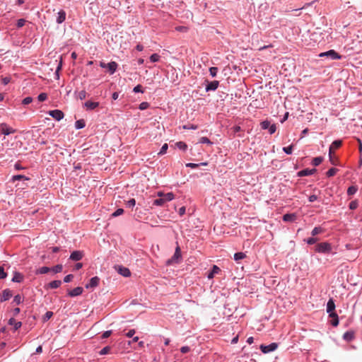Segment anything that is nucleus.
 I'll list each match as a JSON object with an SVG mask.
<instances>
[{
    "label": "nucleus",
    "mask_w": 362,
    "mask_h": 362,
    "mask_svg": "<svg viewBox=\"0 0 362 362\" xmlns=\"http://www.w3.org/2000/svg\"><path fill=\"white\" fill-rule=\"evenodd\" d=\"M158 196L160 197V198L155 199L153 203L155 206H163L165 202L173 200L175 197L172 192L167 194L158 192Z\"/></svg>",
    "instance_id": "1"
},
{
    "label": "nucleus",
    "mask_w": 362,
    "mask_h": 362,
    "mask_svg": "<svg viewBox=\"0 0 362 362\" xmlns=\"http://www.w3.org/2000/svg\"><path fill=\"white\" fill-rule=\"evenodd\" d=\"M315 250L320 253H329L332 251V245L326 242L320 243L315 246Z\"/></svg>",
    "instance_id": "2"
},
{
    "label": "nucleus",
    "mask_w": 362,
    "mask_h": 362,
    "mask_svg": "<svg viewBox=\"0 0 362 362\" xmlns=\"http://www.w3.org/2000/svg\"><path fill=\"white\" fill-rule=\"evenodd\" d=\"M319 57H327L332 59H339L341 57L337 52H336L333 49L329 50L325 52H322L319 54Z\"/></svg>",
    "instance_id": "3"
},
{
    "label": "nucleus",
    "mask_w": 362,
    "mask_h": 362,
    "mask_svg": "<svg viewBox=\"0 0 362 362\" xmlns=\"http://www.w3.org/2000/svg\"><path fill=\"white\" fill-rule=\"evenodd\" d=\"M277 347H278V344L276 343H272L269 345H263V344L261 345L260 349L263 353L267 354V353L274 351V350H276L277 349Z\"/></svg>",
    "instance_id": "4"
},
{
    "label": "nucleus",
    "mask_w": 362,
    "mask_h": 362,
    "mask_svg": "<svg viewBox=\"0 0 362 362\" xmlns=\"http://www.w3.org/2000/svg\"><path fill=\"white\" fill-rule=\"evenodd\" d=\"M0 127L1 134L4 135H9L11 134L16 132V129L9 127L6 123H1L0 124Z\"/></svg>",
    "instance_id": "5"
},
{
    "label": "nucleus",
    "mask_w": 362,
    "mask_h": 362,
    "mask_svg": "<svg viewBox=\"0 0 362 362\" xmlns=\"http://www.w3.org/2000/svg\"><path fill=\"white\" fill-rule=\"evenodd\" d=\"M49 115L57 121L61 120L64 116L63 112L59 110H50Z\"/></svg>",
    "instance_id": "6"
},
{
    "label": "nucleus",
    "mask_w": 362,
    "mask_h": 362,
    "mask_svg": "<svg viewBox=\"0 0 362 362\" xmlns=\"http://www.w3.org/2000/svg\"><path fill=\"white\" fill-rule=\"evenodd\" d=\"M99 282H100L99 277L94 276V277L91 278L89 283L86 285V288L88 289V288H94L98 286Z\"/></svg>",
    "instance_id": "7"
},
{
    "label": "nucleus",
    "mask_w": 362,
    "mask_h": 362,
    "mask_svg": "<svg viewBox=\"0 0 362 362\" xmlns=\"http://www.w3.org/2000/svg\"><path fill=\"white\" fill-rule=\"evenodd\" d=\"M83 252L82 251L76 250L71 254L70 259L73 261H79L83 258Z\"/></svg>",
    "instance_id": "8"
},
{
    "label": "nucleus",
    "mask_w": 362,
    "mask_h": 362,
    "mask_svg": "<svg viewBox=\"0 0 362 362\" xmlns=\"http://www.w3.org/2000/svg\"><path fill=\"white\" fill-rule=\"evenodd\" d=\"M317 170L315 168L313 169H304L298 173V175L299 177L308 176L314 174Z\"/></svg>",
    "instance_id": "9"
},
{
    "label": "nucleus",
    "mask_w": 362,
    "mask_h": 362,
    "mask_svg": "<svg viewBox=\"0 0 362 362\" xmlns=\"http://www.w3.org/2000/svg\"><path fill=\"white\" fill-rule=\"evenodd\" d=\"M83 288L78 286L69 291L68 294L71 297H75L81 295L83 293Z\"/></svg>",
    "instance_id": "10"
},
{
    "label": "nucleus",
    "mask_w": 362,
    "mask_h": 362,
    "mask_svg": "<svg viewBox=\"0 0 362 362\" xmlns=\"http://www.w3.org/2000/svg\"><path fill=\"white\" fill-rule=\"evenodd\" d=\"M342 144L341 140H336L329 146V153H334V150L338 149Z\"/></svg>",
    "instance_id": "11"
},
{
    "label": "nucleus",
    "mask_w": 362,
    "mask_h": 362,
    "mask_svg": "<svg viewBox=\"0 0 362 362\" xmlns=\"http://www.w3.org/2000/svg\"><path fill=\"white\" fill-rule=\"evenodd\" d=\"M219 82L218 81H213L209 82L206 86V91L215 90L218 87Z\"/></svg>",
    "instance_id": "12"
},
{
    "label": "nucleus",
    "mask_w": 362,
    "mask_h": 362,
    "mask_svg": "<svg viewBox=\"0 0 362 362\" xmlns=\"http://www.w3.org/2000/svg\"><path fill=\"white\" fill-rule=\"evenodd\" d=\"M12 296V293L9 289H5L3 291L1 296V301L8 300Z\"/></svg>",
    "instance_id": "13"
},
{
    "label": "nucleus",
    "mask_w": 362,
    "mask_h": 362,
    "mask_svg": "<svg viewBox=\"0 0 362 362\" xmlns=\"http://www.w3.org/2000/svg\"><path fill=\"white\" fill-rule=\"evenodd\" d=\"M117 272L119 274H120L121 275H122L123 276H125V277H128L131 275V272H130L129 269L127 267L119 266V267H118Z\"/></svg>",
    "instance_id": "14"
},
{
    "label": "nucleus",
    "mask_w": 362,
    "mask_h": 362,
    "mask_svg": "<svg viewBox=\"0 0 362 362\" xmlns=\"http://www.w3.org/2000/svg\"><path fill=\"white\" fill-rule=\"evenodd\" d=\"M84 106L86 107L87 110H91L98 107L99 106V103L88 100L84 103Z\"/></svg>",
    "instance_id": "15"
},
{
    "label": "nucleus",
    "mask_w": 362,
    "mask_h": 362,
    "mask_svg": "<svg viewBox=\"0 0 362 362\" xmlns=\"http://www.w3.org/2000/svg\"><path fill=\"white\" fill-rule=\"evenodd\" d=\"M106 68L108 69L110 74H113L117 68V64L115 62H111L107 64Z\"/></svg>",
    "instance_id": "16"
},
{
    "label": "nucleus",
    "mask_w": 362,
    "mask_h": 362,
    "mask_svg": "<svg viewBox=\"0 0 362 362\" xmlns=\"http://www.w3.org/2000/svg\"><path fill=\"white\" fill-rule=\"evenodd\" d=\"M334 310H335V304H334L333 299L331 298L328 300L327 304V313L334 312Z\"/></svg>",
    "instance_id": "17"
},
{
    "label": "nucleus",
    "mask_w": 362,
    "mask_h": 362,
    "mask_svg": "<svg viewBox=\"0 0 362 362\" xmlns=\"http://www.w3.org/2000/svg\"><path fill=\"white\" fill-rule=\"evenodd\" d=\"M343 338L346 341H350L354 338V332L353 331H348L344 334Z\"/></svg>",
    "instance_id": "18"
},
{
    "label": "nucleus",
    "mask_w": 362,
    "mask_h": 362,
    "mask_svg": "<svg viewBox=\"0 0 362 362\" xmlns=\"http://www.w3.org/2000/svg\"><path fill=\"white\" fill-rule=\"evenodd\" d=\"M65 18H66V13H65L64 11L61 10L58 13V17L57 18V22L58 23H63L65 21Z\"/></svg>",
    "instance_id": "19"
},
{
    "label": "nucleus",
    "mask_w": 362,
    "mask_h": 362,
    "mask_svg": "<svg viewBox=\"0 0 362 362\" xmlns=\"http://www.w3.org/2000/svg\"><path fill=\"white\" fill-rule=\"evenodd\" d=\"M8 324L11 325H14L15 330L18 329L22 325V323L21 322H16L14 318H11L8 320Z\"/></svg>",
    "instance_id": "20"
},
{
    "label": "nucleus",
    "mask_w": 362,
    "mask_h": 362,
    "mask_svg": "<svg viewBox=\"0 0 362 362\" xmlns=\"http://www.w3.org/2000/svg\"><path fill=\"white\" fill-rule=\"evenodd\" d=\"M23 276L19 272H15L13 277L12 279V281L20 283L23 281Z\"/></svg>",
    "instance_id": "21"
},
{
    "label": "nucleus",
    "mask_w": 362,
    "mask_h": 362,
    "mask_svg": "<svg viewBox=\"0 0 362 362\" xmlns=\"http://www.w3.org/2000/svg\"><path fill=\"white\" fill-rule=\"evenodd\" d=\"M221 271L220 268L216 265H214L211 272L208 274L209 279L214 278L216 274H218Z\"/></svg>",
    "instance_id": "22"
},
{
    "label": "nucleus",
    "mask_w": 362,
    "mask_h": 362,
    "mask_svg": "<svg viewBox=\"0 0 362 362\" xmlns=\"http://www.w3.org/2000/svg\"><path fill=\"white\" fill-rule=\"evenodd\" d=\"M295 219L296 215L294 214H286L283 216V220L286 222L293 221Z\"/></svg>",
    "instance_id": "23"
},
{
    "label": "nucleus",
    "mask_w": 362,
    "mask_h": 362,
    "mask_svg": "<svg viewBox=\"0 0 362 362\" xmlns=\"http://www.w3.org/2000/svg\"><path fill=\"white\" fill-rule=\"evenodd\" d=\"M245 257H246V255H245V253L242 252H237V253H235V254L234 255V259H235V261H236V262H239L240 260L243 259H244V258H245Z\"/></svg>",
    "instance_id": "24"
},
{
    "label": "nucleus",
    "mask_w": 362,
    "mask_h": 362,
    "mask_svg": "<svg viewBox=\"0 0 362 362\" xmlns=\"http://www.w3.org/2000/svg\"><path fill=\"white\" fill-rule=\"evenodd\" d=\"M62 284V281L60 280L52 281L49 284V286L51 288H57L59 287Z\"/></svg>",
    "instance_id": "25"
},
{
    "label": "nucleus",
    "mask_w": 362,
    "mask_h": 362,
    "mask_svg": "<svg viewBox=\"0 0 362 362\" xmlns=\"http://www.w3.org/2000/svg\"><path fill=\"white\" fill-rule=\"evenodd\" d=\"M51 271V268L47 267H42L37 269V274H44Z\"/></svg>",
    "instance_id": "26"
},
{
    "label": "nucleus",
    "mask_w": 362,
    "mask_h": 362,
    "mask_svg": "<svg viewBox=\"0 0 362 362\" xmlns=\"http://www.w3.org/2000/svg\"><path fill=\"white\" fill-rule=\"evenodd\" d=\"M322 160H323L322 157H320V156L315 157L313 158L312 163L313 165L317 166L322 162Z\"/></svg>",
    "instance_id": "27"
},
{
    "label": "nucleus",
    "mask_w": 362,
    "mask_h": 362,
    "mask_svg": "<svg viewBox=\"0 0 362 362\" xmlns=\"http://www.w3.org/2000/svg\"><path fill=\"white\" fill-rule=\"evenodd\" d=\"M329 160L332 163V165H337L338 164V158L334 156V153H329Z\"/></svg>",
    "instance_id": "28"
},
{
    "label": "nucleus",
    "mask_w": 362,
    "mask_h": 362,
    "mask_svg": "<svg viewBox=\"0 0 362 362\" xmlns=\"http://www.w3.org/2000/svg\"><path fill=\"white\" fill-rule=\"evenodd\" d=\"M358 190V188L356 186H351L347 189V194L349 195H353Z\"/></svg>",
    "instance_id": "29"
},
{
    "label": "nucleus",
    "mask_w": 362,
    "mask_h": 362,
    "mask_svg": "<svg viewBox=\"0 0 362 362\" xmlns=\"http://www.w3.org/2000/svg\"><path fill=\"white\" fill-rule=\"evenodd\" d=\"M75 127L76 129H82L85 127V122L83 119H79L76 122Z\"/></svg>",
    "instance_id": "30"
},
{
    "label": "nucleus",
    "mask_w": 362,
    "mask_h": 362,
    "mask_svg": "<svg viewBox=\"0 0 362 362\" xmlns=\"http://www.w3.org/2000/svg\"><path fill=\"white\" fill-rule=\"evenodd\" d=\"M323 232V229L321 227H315L311 232L312 235L315 236Z\"/></svg>",
    "instance_id": "31"
},
{
    "label": "nucleus",
    "mask_w": 362,
    "mask_h": 362,
    "mask_svg": "<svg viewBox=\"0 0 362 362\" xmlns=\"http://www.w3.org/2000/svg\"><path fill=\"white\" fill-rule=\"evenodd\" d=\"M338 171V169L335 168H330L327 172V175L328 177H332L334 176L337 172Z\"/></svg>",
    "instance_id": "32"
},
{
    "label": "nucleus",
    "mask_w": 362,
    "mask_h": 362,
    "mask_svg": "<svg viewBox=\"0 0 362 362\" xmlns=\"http://www.w3.org/2000/svg\"><path fill=\"white\" fill-rule=\"evenodd\" d=\"M176 146H177V148L183 151H185L187 148V144L182 141L177 142Z\"/></svg>",
    "instance_id": "33"
},
{
    "label": "nucleus",
    "mask_w": 362,
    "mask_h": 362,
    "mask_svg": "<svg viewBox=\"0 0 362 362\" xmlns=\"http://www.w3.org/2000/svg\"><path fill=\"white\" fill-rule=\"evenodd\" d=\"M262 129H267L271 126L270 122L268 120H265L261 122L260 124Z\"/></svg>",
    "instance_id": "34"
},
{
    "label": "nucleus",
    "mask_w": 362,
    "mask_h": 362,
    "mask_svg": "<svg viewBox=\"0 0 362 362\" xmlns=\"http://www.w3.org/2000/svg\"><path fill=\"white\" fill-rule=\"evenodd\" d=\"M62 264H57L53 268H51V270L53 271L54 273H59L62 271Z\"/></svg>",
    "instance_id": "35"
},
{
    "label": "nucleus",
    "mask_w": 362,
    "mask_h": 362,
    "mask_svg": "<svg viewBox=\"0 0 362 362\" xmlns=\"http://www.w3.org/2000/svg\"><path fill=\"white\" fill-rule=\"evenodd\" d=\"M77 98L80 100H83L86 98V92L83 90L78 93Z\"/></svg>",
    "instance_id": "36"
},
{
    "label": "nucleus",
    "mask_w": 362,
    "mask_h": 362,
    "mask_svg": "<svg viewBox=\"0 0 362 362\" xmlns=\"http://www.w3.org/2000/svg\"><path fill=\"white\" fill-rule=\"evenodd\" d=\"M168 146L167 144H164L163 145V146L161 147L159 153H158V155H163L166 153L167 150H168Z\"/></svg>",
    "instance_id": "37"
},
{
    "label": "nucleus",
    "mask_w": 362,
    "mask_h": 362,
    "mask_svg": "<svg viewBox=\"0 0 362 362\" xmlns=\"http://www.w3.org/2000/svg\"><path fill=\"white\" fill-rule=\"evenodd\" d=\"M37 98L39 101L43 102L47 100V95L45 93H42L38 95Z\"/></svg>",
    "instance_id": "38"
},
{
    "label": "nucleus",
    "mask_w": 362,
    "mask_h": 362,
    "mask_svg": "<svg viewBox=\"0 0 362 362\" xmlns=\"http://www.w3.org/2000/svg\"><path fill=\"white\" fill-rule=\"evenodd\" d=\"M180 256H181L180 249V247L177 246L175 249V252L173 257V259H177V258L180 257Z\"/></svg>",
    "instance_id": "39"
},
{
    "label": "nucleus",
    "mask_w": 362,
    "mask_h": 362,
    "mask_svg": "<svg viewBox=\"0 0 362 362\" xmlns=\"http://www.w3.org/2000/svg\"><path fill=\"white\" fill-rule=\"evenodd\" d=\"M136 204V200L134 199H129L127 203H126V206L127 207H134Z\"/></svg>",
    "instance_id": "40"
},
{
    "label": "nucleus",
    "mask_w": 362,
    "mask_h": 362,
    "mask_svg": "<svg viewBox=\"0 0 362 362\" xmlns=\"http://www.w3.org/2000/svg\"><path fill=\"white\" fill-rule=\"evenodd\" d=\"M209 72L211 76L215 77L218 72V68L217 67H211L209 69Z\"/></svg>",
    "instance_id": "41"
},
{
    "label": "nucleus",
    "mask_w": 362,
    "mask_h": 362,
    "mask_svg": "<svg viewBox=\"0 0 362 362\" xmlns=\"http://www.w3.org/2000/svg\"><path fill=\"white\" fill-rule=\"evenodd\" d=\"M12 180L13 181H16V180H28V178H26L24 175H17L13 176Z\"/></svg>",
    "instance_id": "42"
},
{
    "label": "nucleus",
    "mask_w": 362,
    "mask_h": 362,
    "mask_svg": "<svg viewBox=\"0 0 362 362\" xmlns=\"http://www.w3.org/2000/svg\"><path fill=\"white\" fill-rule=\"evenodd\" d=\"M159 59H160V56L158 54H153L150 57V59L152 62H156L159 60Z\"/></svg>",
    "instance_id": "43"
},
{
    "label": "nucleus",
    "mask_w": 362,
    "mask_h": 362,
    "mask_svg": "<svg viewBox=\"0 0 362 362\" xmlns=\"http://www.w3.org/2000/svg\"><path fill=\"white\" fill-rule=\"evenodd\" d=\"M283 151L287 153V154H291L292 153V151H293V146L291 145L289 146H287V147H284L283 148Z\"/></svg>",
    "instance_id": "44"
},
{
    "label": "nucleus",
    "mask_w": 362,
    "mask_h": 362,
    "mask_svg": "<svg viewBox=\"0 0 362 362\" xmlns=\"http://www.w3.org/2000/svg\"><path fill=\"white\" fill-rule=\"evenodd\" d=\"M110 346H105L104 347L103 349H101V351H100V355H105V354H107L110 352Z\"/></svg>",
    "instance_id": "45"
},
{
    "label": "nucleus",
    "mask_w": 362,
    "mask_h": 362,
    "mask_svg": "<svg viewBox=\"0 0 362 362\" xmlns=\"http://www.w3.org/2000/svg\"><path fill=\"white\" fill-rule=\"evenodd\" d=\"M22 302V298L20 295H16L13 298V303L19 305Z\"/></svg>",
    "instance_id": "46"
},
{
    "label": "nucleus",
    "mask_w": 362,
    "mask_h": 362,
    "mask_svg": "<svg viewBox=\"0 0 362 362\" xmlns=\"http://www.w3.org/2000/svg\"><path fill=\"white\" fill-rule=\"evenodd\" d=\"M357 207H358V202L356 200L355 201H352L349 204V209H351V210L356 209Z\"/></svg>",
    "instance_id": "47"
},
{
    "label": "nucleus",
    "mask_w": 362,
    "mask_h": 362,
    "mask_svg": "<svg viewBox=\"0 0 362 362\" xmlns=\"http://www.w3.org/2000/svg\"><path fill=\"white\" fill-rule=\"evenodd\" d=\"M199 143L208 144H212L207 137H202V138H200Z\"/></svg>",
    "instance_id": "48"
},
{
    "label": "nucleus",
    "mask_w": 362,
    "mask_h": 362,
    "mask_svg": "<svg viewBox=\"0 0 362 362\" xmlns=\"http://www.w3.org/2000/svg\"><path fill=\"white\" fill-rule=\"evenodd\" d=\"M7 276V274L4 272L2 267H0V279H4Z\"/></svg>",
    "instance_id": "49"
},
{
    "label": "nucleus",
    "mask_w": 362,
    "mask_h": 362,
    "mask_svg": "<svg viewBox=\"0 0 362 362\" xmlns=\"http://www.w3.org/2000/svg\"><path fill=\"white\" fill-rule=\"evenodd\" d=\"M123 213L124 210L122 209H118L112 214V216L115 217L122 215Z\"/></svg>",
    "instance_id": "50"
},
{
    "label": "nucleus",
    "mask_w": 362,
    "mask_h": 362,
    "mask_svg": "<svg viewBox=\"0 0 362 362\" xmlns=\"http://www.w3.org/2000/svg\"><path fill=\"white\" fill-rule=\"evenodd\" d=\"M149 105L147 102H143L139 105V109L141 110H146L148 107Z\"/></svg>",
    "instance_id": "51"
},
{
    "label": "nucleus",
    "mask_w": 362,
    "mask_h": 362,
    "mask_svg": "<svg viewBox=\"0 0 362 362\" xmlns=\"http://www.w3.org/2000/svg\"><path fill=\"white\" fill-rule=\"evenodd\" d=\"M52 315H53L52 312L47 311L44 316V320L46 321V320H49L52 317Z\"/></svg>",
    "instance_id": "52"
},
{
    "label": "nucleus",
    "mask_w": 362,
    "mask_h": 362,
    "mask_svg": "<svg viewBox=\"0 0 362 362\" xmlns=\"http://www.w3.org/2000/svg\"><path fill=\"white\" fill-rule=\"evenodd\" d=\"M33 101V98L31 97H27L23 99V104L28 105Z\"/></svg>",
    "instance_id": "53"
},
{
    "label": "nucleus",
    "mask_w": 362,
    "mask_h": 362,
    "mask_svg": "<svg viewBox=\"0 0 362 362\" xmlns=\"http://www.w3.org/2000/svg\"><path fill=\"white\" fill-rule=\"evenodd\" d=\"M276 130V124H271V126L269 127V132L271 134H274Z\"/></svg>",
    "instance_id": "54"
},
{
    "label": "nucleus",
    "mask_w": 362,
    "mask_h": 362,
    "mask_svg": "<svg viewBox=\"0 0 362 362\" xmlns=\"http://www.w3.org/2000/svg\"><path fill=\"white\" fill-rule=\"evenodd\" d=\"M317 241V238H310L307 240V243L309 245H313Z\"/></svg>",
    "instance_id": "55"
},
{
    "label": "nucleus",
    "mask_w": 362,
    "mask_h": 362,
    "mask_svg": "<svg viewBox=\"0 0 362 362\" xmlns=\"http://www.w3.org/2000/svg\"><path fill=\"white\" fill-rule=\"evenodd\" d=\"M134 92L135 93H142L143 92V90H142V86L141 85H137L136 86H135L134 88Z\"/></svg>",
    "instance_id": "56"
},
{
    "label": "nucleus",
    "mask_w": 362,
    "mask_h": 362,
    "mask_svg": "<svg viewBox=\"0 0 362 362\" xmlns=\"http://www.w3.org/2000/svg\"><path fill=\"white\" fill-rule=\"evenodd\" d=\"M74 278V276L72 274H69V275H66L64 279V282H70L72 279Z\"/></svg>",
    "instance_id": "57"
},
{
    "label": "nucleus",
    "mask_w": 362,
    "mask_h": 362,
    "mask_svg": "<svg viewBox=\"0 0 362 362\" xmlns=\"http://www.w3.org/2000/svg\"><path fill=\"white\" fill-rule=\"evenodd\" d=\"M25 21L24 19H19L17 22V26L21 28L25 25Z\"/></svg>",
    "instance_id": "58"
},
{
    "label": "nucleus",
    "mask_w": 362,
    "mask_h": 362,
    "mask_svg": "<svg viewBox=\"0 0 362 362\" xmlns=\"http://www.w3.org/2000/svg\"><path fill=\"white\" fill-rule=\"evenodd\" d=\"M111 334H112V331H110V330L106 331L103 334L102 338L106 339V338L109 337L111 335Z\"/></svg>",
    "instance_id": "59"
},
{
    "label": "nucleus",
    "mask_w": 362,
    "mask_h": 362,
    "mask_svg": "<svg viewBox=\"0 0 362 362\" xmlns=\"http://www.w3.org/2000/svg\"><path fill=\"white\" fill-rule=\"evenodd\" d=\"M189 350H190V349H189V346H182L180 349L181 352L183 353V354H186V353L189 352Z\"/></svg>",
    "instance_id": "60"
},
{
    "label": "nucleus",
    "mask_w": 362,
    "mask_h": 362,
    "mask_svg": "<svg viewBox=\"0 0 362 362\" xmlns=\"http://www.w3.org/2000/svg\"><path fill=\"white\" fill-rule=\"evenodd\" d=\"M135 334V330L134 329H130L127 334H126V336L127 337H132L134 336V334Z\"/></svg>",
    "instance_id": "61"
},
{
    "label": "nucleus",
    "mask_w": 362,
    "mask_h": 362,
    "mask_svg": "<svg viewBox=\"0 0 362 362\" xmlns=\"http://www.w3.org/2000/svg\"><path fill=\"white\" fill-rule=\"evenodd\" d=\"M331 324H332V325H333V326H334V327L337 326V325H338V324H339V318H337V319H335V318L332 319V320H331Z\"/></svg>",
    "instance_id": "62"
},
{
    "label": "nucleus",
    "mask_w": 362,
    "mask_h": 362,
    "mask_svg": "<svg viewBox=\"0 0 362 362\" xmlns=\"http://www.w3.org/2000/svg\"><path fill=\"white\" fill-rule=\"evenodd\" d=\"M317 197L315 194L310 195L308 198L309 202H315V200H317Z\"/></svg>",
    "instance_id": "63"
},
{
    "label": "nucleus",
    "mask_w": 362,
    "mask_h": 362,
    "mask_svg": "<svg viewBox=\"0 0 362 362\" xmlns=\"http://www.w3.org/2000/svg\"><path fill=\"white\" fill-rule=\"evenodd\" d=\"M1 81L4 85H6L10 82V78L8 77H4L1 78Z\"/></svg>",
    "instance_id": "64"
}]
</instances>
